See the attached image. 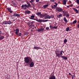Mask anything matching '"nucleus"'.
<instances>
[{
  "instance_id": "nucleus-1",
  "label": "nucleus",
  "mask_w": 79,
  "mask_h": 79,
  "mask_svg": "<svg viewBox=\"0 0 79 79\" xmlns=\"http://www.w3.org/2000/svg\"><path fill=\"white\" fill-rule=\"evenodd\" d=\"M32 59L30 56L25 57L24 58V61L25 63L29 64L30 68H32L34 66V62L32 61Z\"/></svg>"
},
{
  "instance_id": "nucleus-2",
  "label": "nucleus",
  "mask_w": 79,
  "mask_h": 79,
  "mask_svg": "<svg viewBox=\"0 0 79 79\" xmlns=\"http://www.w3.org/2000/svg\"><path fill=\"white\" fill-rule=\"evenodd\" d=\"M63 52H64L63 51V50L60 51H55L56 56H57L58 58H61V56H62L63 55Z\"/></svg>"
},
{
  "instance_id": "nucleus-3",
  "label": "nucleus",
  "mask_w": 79,
  "mask_h": 79,
  "mask_svg": "<svg viewBox=\"0 0 79 79\" xmlns=\"http://www.w3.org/2000/svg\"><path fill=\"white\" fill-rule=\"evenodd\" d=\"M56 77L54 75V73H52L50 75V77L49 78V79H56Z\"/></svg>"
},
{
  "instance_id": "nucleus-4",
  "label": "nucleus",
  "mask_w": 79,
  "mask_h": 79,
  "mask_svg": "<svg viewBox=\"0 0 79 79\" xmlns=\"http://www.w3.org/2000/svg\"><path fill=\"white\" fill-rule=\"evenodd\" d=\"M24 6H26V7H27V8H29L30 6H31V5H27V4H24L21 7L23 8L24 7Z\"/></svg>"
},
{
  "instance_id": "nucleus-5",
  "label": "nucleus",
  "mask_w": 79,
  "mask_h": 79,
  "mask_svg": "<svg viewBox=\"0 0 79 79\" xmlns=\"http://www.w3.org/2000/svg\"><path fill=\"white\" fill-rule=\"evenodd\" d=\"M56 10L59 12H63V9L60 7L57 8Z\"/></svg>"
},
{
  "instance_id": "nucleus-6",
  "label": "nucleus",
  "mask_w": 79,
  "mask_h": 79,
  "mask_svg": "<svg viewBox=\"0 0 79 79\" xmlns=\"http://www.w3.org/2000/svg\"><path fill=\"white\" fill-rule=\"evenodd\" d=\"M7 9L10 13H14V12L11 10V9L10 8H7Z\"/></svg>"
},
{
  "instance_id": "nucleus-7",
  "label": "nucleus",
  "mask_w": 79,
  "mask_h": 79,
  "mask_svg": "<svg viewBox=\"0 0 79 79\" xmlns=\"http://www.w3.org/2000/svg\"><path fill=\"white\" fill-rule=\"evenodd\" d=\"M44 31V29L43 28H39L38 29L37 31L38 32H42Z\"/></svg>"
},
{
  "instance_id": "nucleus-8",
  "label": "nucleus",
  "mask_w": 79,
  "mask_h": 79,
  "mask_svg": "<svg viewBox=\"0 0 79 79\" xmlns=\"http://www.w3.org/2000/svg\"><path fill=\"white\" fill-rule=\"evenodd\" d=\"M14 16H16L17 17H20V15L19 14H17L16 13H14Z\"/></svg>"
},
{
  "instance_id": "nucleus-9",
  "label": "nucleus",
  "mask_w": 79,
  "mask_h": 79,
  "mask_svg": "<svg viewBox=\"0 0 79 79\" xmlns=\"http://www.w3.org/2000/svg\"><path fill=\"white\" fill-rule=\"evenodd\" d=\"M61 58H63V60H68V58L67 57H66V56H61Z\"/></svg>"
},
{
  "instance_id": "nucleus-10",
  "label": "nucleus",
  "mask_w": 79,
  "mask_h": 79,
  "mask_svg": "<svg viewBox=\"0 0 79 79\" xmlns=\"http://www.w3.org/2000/svg\"><path fill=\"white\" fill-rule=\"evenodd\" d=\"M15 34L17 35V34H18V32H19V29L18 28H17L15 29Z\"/></svg>"
},
{
  "instance_id": "nucleus-11",
  "label": "nucleus",
  "mask_w": 79,
  "mask_h": 79,
  "mask_svg": "<svg viewBox=\"0 0 79 79\" xmlns=\"http://www.w3.org/2000/svg\"><path fill=\"white\" fill-rule=\"evenodd\" d=\"M44 19H50V16L49 15H47L44 17Z\"/></svg>"
},
{
  "instance_id": "nucleus-12",
  "label": "nucleus",
  "mask_w": 79,
  "mask_h": 79,
  "mask_svg": "<svg viewBox=\"0 0 79 79\" xmlns=\"http://www.w3.org/2000/svg\"><path fill=\"white\" fill-rule=\"evenodd\" d=\"M36 14L37 16H40V18L41 17V15L42 14H41V13L38 12H37Z\"/></svg>"
},
{
  "instance_id": "nucleus-13",
  "label": "nucleus",
  "mask_w": 79,
  "mask_h": 79,
  "mask_svg": "<svg viewBox=\"0 0 79 79\" xmlns=\"http://www.w3.org/2000/svg\"><path fill=\"white\" fill-rule=\"evenodd\" d=\"M36 21L39 23H42V22H43V19H39V20L36 19Z\"/></svg>"
},
{
  "instance_id": "nucleus-14",
  "label": "nucleus",
  "mask_w": 79,
  "mask_h": 79,
  "mask_svg": "<svg viewBox=\"0 0 79 79\" xmlns=\"http://www.w3.org/2000/svg\"><path fill=\"white\" fill-rule=\"evenodd\" d=\"M35 17V16L33 14H32V15L31 16V17H29V18L31 19H34V18Z\"/></svg>"
},
{
  "instance_id": "nucleus-15",
  "label": "nucleus",
  "mask_w": 79,
  "mask_h": 79,
  "mask_svg": "<svg viewBox=\"0 0 79 79\" xmlns=\"http://www.w3.org/2000/svg\"><path fill=\"white\" fill-rule=\"evenodd\" d=\"M25 11V13L26 14H30V13H31V11L28 10H27V11Z\"/></svg>"
},
{
  "instance_id": "nucleus-16",
  "label": "nucleus",
  "mask_w": 79,
  "mask_h": 79,
  "mask_svg": "<svg viewBox=\"0 0 79 79\" xmlns=\"http://www.w3.org/2000/svg\"><path fill=\"white\" fill-rule=\"evenodd\" d=\"M62 12L63 13V16H65L67 14H68L67 12H64V11H63Z\"/></svg>"
},
{
  "instance_id": "nucleus-17",
  "label": "nucleus",
  "mask_w": 79,
  "mask_h": 79,
  "mask_svg": "<svg viewBox=\"0 0 79 79\" xmlns=\"http://www.w3.org/2000/svg\"><path fill=\"white\" fill-rule=\"evenodd\" d=\"M33 49H35L36 50H39V49H40V48L39 47H35L33 48Z\"/></svg>"
},
{
  "instance_id": "nucleus-18",
  "label": "nucleus",
  "mask_w": 79,
  "mask_h": 79,
  "mask_svg": "<svg viewBox=\"0 0 79 79\" xmlns=\"http://www.w3.org/2000/svg\"><path fill=\"white\" fill-rule=\"evenodd\" d=\"M73 9L75 11H76V13H78V10H77L75 8H73Z\"/></svg>"
},
{
  "instance_id": "nucleus-19",
  "label": "nucleus",
  "mask_w": 79,
  "mask_h": 79,
  "mask_svg": "<svg viewBox=\"0 0 79 79\" xmlns=\"http://www.w3.org/2000/svg\"><path fill=\"white\" fill-rule=\"evenodd\" d=\"M7 24H9V25H10V24H12V22L10 21H7Z\"/></svg>"
},
{
  "instance_id": "nucleus-20",
  "label": "nucleus",
  "mask_w": 79,
  "mask_h": 79,
  "mask_svg": "<svg viewBox=\"0 0 79 79\" xmlns=\"http://www.w3.org/2000/svg\"><path fill=\"white\" fill-rule=\"evenodd\" d=\"M64 22H65V23H68V21H67V20L66 19V17H64Z\"/></svg>"
},
{
  "instance_id": "nucleus-21",
  "label": "nucleus",
  "mask_w": 79,
  "mask_h": 79,
  "mask_svg": "<svg viewBox=\"0 0 79 79\" xmlns=\"http://www.w3.org/2000/svg\"><path fill=\"white\" fill-rule=\"evenodd\" d=\"M46 16V14H41L40 18H43V17H45V16Z\"/></svg>"
},
{
  "instance_id": "nucleus-22",
  "label": "nucleus",
  "mask_w": 79,
  "mask_h": 79,
  "mask_svg": "<svg viewBox=\"0 0 79 79\" xmlns=\"http://www.w3.org/2000/svg\"><path fill=\"white\" fill-rule=\"evenodd\" d=\"M5 38V37H4L3 36H0V40H3V38Z\"/></svg>"
},
{
  "instance_id": "nucleus-23",
  "label": "nucleus",
  "mask_w": 79,
  "mask_h": 79,
  "mask_svg": "<svg viewBox=\"0 0 79 79\" xmlns=\"http://www.w3.org/2000/svg\"><path fill=\"white\" fill-rule=\"evenodd\" d=\"M2 23L3 24H7V21H4Z\"/></svg>"
},
{
  "instance_id": "nucleus-24",
  "label": "nucleus",
  "mask_w": 79,
  "mask_h": 79,
  "mask_svg": "<svg viewBox=\"0 0 79 79\" xmlns=\"http://www.w3.org/2000/svg\"><path fill=\"white\" fill-rule=\"evenodd\" d=\"M62 14H60L58 15H57V18H60V17H61V16H62Z\"/></svg>"
},
{
  "instance_id": "nucleus-25",
  "label": "nucleus",
  "mask_w": 79,
  "mask_h": 79,
  "mask_svg": "<svg viewBox=\"0 0 79 79\" xmlns=\"http://www.w3.org/2000/svg\"><path fill=\"white\" fill-rule=\"evenodd\" d=\"M18 35L19 36H21L22 34L21 33H18V34L16 35Z\"/></svg>"
},
{
  "instance_id": "nucleus-26",
  "label": "nucleus",
  "mask_w": 79,
  "mask_h": 79,
  "mask_svg": "<svg viewBox=\"0 0 79 79\" xmlns=\"http://www.w3.org/2000/svg\"><path fill=\"white\" fill-rule=\"evenodd\" d=\"M77 23V20H74L73 22V23H72L73 24H75V23Z\"/></svg>"
},
{
  "instance_id": "nucleus-27",
  "label": "nucleus",
  "mask_w": 79,
  "mask_h": 79,
  "mask_svg": "<svg viewBox=\"0 0 79 79\" xmlns=\"http://www.w3.org/2000/svg\"><path fill=\"white\" fill-rule=\"evenodd\" d=\"M69 30V27H68L66 28V31H67V32H68V31Z\"/></svg>"
},
{
  "instance_id": "nucleus-28",
  "label": "nucleus",
  "mask_w": 79,
  "mask_h": 79,
  "mask_svg": "<svg viewBox=\"0 0 79 79\" xmlns=\"http://www.w3.org/2000/svg\"><path fill=\"white\" fill-rule=\"evenodd\" d=\"M11 3L13 4V5H16V3L13 2V1H12L11 2Z\"/></svg>"
},
{
  "instance_id": "nucleus-29",
  "label": "nucleus",
  "mask_w": 79,
  "mask_h": 79,
  "mask_svg": "<svg viewBox=\"0 0 79 79\" xmlns=\"http://www.w3.org/2000/svg\"><path fill=\"white\" fill-rule=\"evenodd\" d=\"M64 43H66L67 42V40L66 39H65L64 41Z\"/></svg>"
},
{
  "instance_id": "nucleus-30",
  "label": "nucleus",
  "mask_w": 79,
  "mask_h": 79,
  "mask_svg": "<svg viewBox=\"0 0 79 79\" xmlns=\"http://www.w3.org/2000/svg\"><path fill=\"white\" fill-rule=\"evenodd\" d=\"M48 6V4L44 5V8H46V7H47V6Z\"/></svg>"
},
{
  "instance_id": "nucleus-31",
  "label": "nucleus",
  "mask_w": 79,
  "mask_h": 79,
  "mask_svg": "<svg viewBox=\"0 0 79 79\" xmlns=\"http://www.w3.org/2000/svg\"><path fill=\"white\" fill-rule=\"evenodd\" d=\"M69 16V14L67 13L66 15V17L68 18V17Z\"/></svg>"
},
{
  "instance_id": "nucleus-32",
  "label": "nucleus",
  "mask_w": 79,
  "mask_h": 79,
  "mask_svg": "<svg viewBox=\"0 0 79 79\" xmlns=\"http://www.w3.org/2000/svg\"><path fill=\"white\" fill-rule=\"evenodd\" d=\"M76 2L78 4V5H79V0H77Z\"/></svg>"
},
{
  "instance_id": "nucleus-33",
  "label": "nucleus",
  "mask_w": 79,
  "mask_h": 79,
  "mask_svg": "<svg viewBox=\"0 0 79 79\" xmlns=\"http://www.w3.org/2000/svg\"><path fill=\"white\" fill-rule=\"evenodd\" d=\"M29 34V33L28 32H27L25 33L24 34V35H27Z\"/></svg>"
},
{
  "instance_id": "nucleus-34",
  "label": "nucleus",
  "mask_w": 79,
  "mask_h": 79,
  "mask_svg": "<svg viewBox=\"0 0 79 79\" xmlns=\"http://www.w3.org/2000/svg\"><path fill=\"white\" fill-rule=\"evenodd\" d=\"M48 20H44L43 19V22H47V21H48Z\"/></svg>"
},
{
  "instance_id": "nucleus-35",
  "label": "nucleus",
  "mask_w": 79,
  "mask_h": 79,
  "mask_svg": "<svg viewBox=\"0 0 79 79\" xmlns=\"http://www.w3.org/2000/svg\"><path fill=\"white\" fill-rule=\"evenodd\" d=\"M46 30H47V31H48V30H49V27H46Z\"/></svg>"
},
{
  "instance_id": "nucleus-36",
  "label": "nucleus",
  "mask_w": 79,
  "mask_h": 79,
  "mask_svg": "<svg viewBox=\"0 0 79 79\" xmlns=\"http://www.w3.org/2000/svg\"><path fill=\"white\" fill-rule=\"evenodd\" d=\"M57 27H53V29H56Z\"/></svg>"
},
{
  "instance_id": "nucleus-37",
  "label": "nucleus",
  "mask_w": 79,
  "mask_h": 79,
  "mask_svg": "<svg viewBox=\"0 0 79 79\" xmlns=\"http://www.w3.org/2000/svg\"><path fill=\"white\" fill-rule=\"evenodd\" d=\"M50 18H54V17H53V16L52 15H51L50 16Z\"/></svg>"
},
{
  "instance_id": "nucleus-38",
  "label": "nucleus",
  "mask_w": 79,
  "mask_h": 79,
  "mask_svg": "<svg viewBox=\"0 0 79 79\" xmlns=\"http://www.w3.org/2000/svg\"><path fill=\"white\" fill-rule=\"evenodd\" d=\"M34 0H31V1H30V2L31 3H33V2Z\"/></svg>"
},
{
  "instance_id": "nucleus-39",
  "label": "nucleus",
  "mask_w": 79,
  "mask_h": 79,
  "mask_svg": "<svg viewBox=\"0 0 79 79\" xmlns=\"http://www.w3.org/2000/svg\"><path fill=\"white\" fill-rule=\"evenodd\" d=\"M27 3L28 5H31V4H30V3H29V2H27Z\"/></svg>"
},
{
  "instance_id": "nucleus-40",
  "label": "nucleus",
  "mask_w": 79,
  "mask_h": 79,
  "mask_svg": "<svg viewBox=\"0 0 79 79\" xmlns=\"http://www.w3.org/2000/svg\"><path fill=\"white\" fill-rule=\"evenodd\" d=\"M50 27L51 29H52V28H53V27H52V25H50Z\"/></svg>"
},
{
  "instance_id": "nucleus-41",
  "label": "nucleus",
  "mask_w": 79,
  "mask_h": 79,
  "mask_svg": "<svg viewBox=\"0 0 79 79\" xmlns=\"http://www.w3.org/2000/svg\"><path fill=\"white\" fill-rule=\"evenodd\" d=\"M24 7L23 8L24 10H26V8H27V7L24 6Z\"/></svg>"
},
{
  "instance_id": "nucleus-42",
  "label": "nucleus",
  "mask_w": 79,
  "mask_h": 79,
  "mask_svg": "<svg viewBox=\"0 0 79 79\" xmlns=\"http://www.w3.org/2000/svg\"><path fill=\"white\" fill-rule=\"evenodd\" d=\"M51 2H55V0H51Z\"/></svg>"
},
{
  "instance_id": "nucleus-43",
  "label": "nucleus",
  "mask_w": 79,
  "mask_h": 79,
  "mask_svg": "<svg viewBox=\"0 0 79 79\" xmlns=\"http://www.w3.org/2000/svg\"><path fill=\"white\" fill-rule=\"evenodd\" d=\"M36 2H39V0H35Z\"/></svg>"
},
{
  "instance_id": "nucleus-44",
  "label": "nucleus",
  "mask_w": 79,
  "mask_h": 79,
  "mask_svg": "<svg viewBox=\"0 0 79 79\" xmlns=\"http://www.w3.org/2000/svg\"><path fill=\"white\" fill-rule=\"evenodd\" d=\"M51 7L52 8H55L54 6H52Z\"/></svg>"
},
{
  "instance_id": "nucleus-45",
  "label": "nucleus",
  "mask_w": 79,
  "mask_h": 79,
  "mask_svg": "<svg viewBox=\"0 0 79 79\" xmlns=\"http://www.w3.org/2000/svg\"><path fill=\"white\" fill-rule=\"evenodd\" d=\"M31 26H32V25H33V23L31 22Z\"/></svg>"
},
{
  "instance_id": "nucleus-46",
  "label": "nucleus",
  "mask_w": 79,
  "mask_h": 79,
  "mask_svg": "<svg viewBox=\"0 0 79 79\" xmlns=\"http://www.w3.org/2000/svg\"><path fill=\"white\" fill-rule=\"evenodd\" d=\"M77 27H78V28H79V24H77Z\"/></svg>"
},
{
  "instance_id": "nucleus-47",
  "label": "nucleus",
  "mask_w": 79,
  "mask_h": 79,
  "mask_svg": "<svg viewBox=\"0 0 79 79\" xmlns=\"http://www.w3.org/2000/svg\"><path fill=\"white\" fill-rule=\"evenodd\" d=\"M33 26V25H30V26H29V27H32Z\"/></svg>"
},
{
  "instance_id": "nucleus-48",
  "label": "nucleus",
  "mask_w": 79,
  "mask_h": 79,
  "mask_svg": "<svg viewBox=\"0 0 79 79\" xmlns=\"http://www.w3.org/2000/svg\"><path fill=\"white\" fill-rule=\"evenodd\" d=\"M54 6L55 7V8H56V5H54Z\"/></svg>"
},
{
  "instance_id": "nucleus-49",
  "label": "nucleus",
  "mask_w": 79,
  "mask_h": 79,
  "mask_svg": "<svg viewBox=\"0 0 79 79\" xmlns=\"http://www.w3.org/2000/svg\"><path fill=\"white\" fill-rule=\"evenodd\" d=\"M67 8H69V6H67Z\"/></svg>"
},
{
  "instance_id": "nucleus-50",
  "label": "nucleus",
  "mask_w": 79,
  "mask_h": 79,
  "mask_svg": "<svg viewBox=\"0 0 79 79\" xmlns=\"http://www.w3.org/2000/svg\"><path fill=\"white\" fill-rule=\"evenodd\" d=\"M55 5L56 6H57V5H58V4L57 3H56Z\"/></svg>"
},
{
  "instance_id": "nucleus-51",
  "label": "nucleus",
  "mask_w": 79,
  "mask_h": 79,
  "mask_svg": "<svg viewBox=\"0 0 79 79\" xmlns=\"http://www.w3.org/2000/svg\"><path fill=\"white\" fill-rule=\"evenodd\" d=\"M9 77H8V79H10V75H9Z\"/></svg>"
},
{
  "instance_id": "nucleus-52",
  "label": "nucleus",
  "mask_w": 79,
  "mask_h": 79,
  "mask_svg": "<svg viewBox=\"0 0 79 79\" xmlns=\"http://www.w3.org/2000/svg\"><path fill=\"white\" fill-rule=\"evenodd\" d=\"M72 77H74V76L73 75H72Z\"/></svg>"
},
{
  "instance_id": "nucleus-53",
  "label": "nucleus",
  "mask_w": 79,
  "mask_h": 79,
  "mask_svg": "<svg viewBox=\"0 0 79 79\" xmlns=\"http://www.w3.org/2000/svg\"><path fill=\"white\" fill-rule=\"evenodd\" d=\"M32 4V5H34V3H31Z\"/></svg>"
},
{
  "instance_id": "nucleus-54",
  "label": "nucleus",
  "mask_w": 79,
  "mask_h": 79,
  "mask_svg": "<svg viewBox=\"0 0 79 79\" xmlns=\"http://www.w3.org/2000/svg\"><path fill=\"white\" fill-rule=\"evenodd\" d=\"M72 79H74V77H72Z\"/></svg>"
},
{
  "instance_id": "nucleus-55",
  "label": "nucleus",
  "mask_w": 79,
  "mask_h": 79,
  "mask_svg": "<svg viewBox=\"0 0 79 79\" xmlns=\"http://www.w3.org/2000/svg\"><path fill=\"white\" fill-rule=\"evenodd\" d=\"M69 75H71V73H69Z\"/></svg>"
},
{
  "instance_id": "nucleus-56",
  "label": "nucleus",
  "mask_w": 79,
  "mask_h": 79,
  "mask_svg": "<svg viewBox=\"0 0 79 79\" xmlns=\"http://www.w3.org/2000/svg\"><path fill=\"white\" fill-rule=\"evenodd\" d=\"M0 32H2V31H0Z\"/></svg>"
},
{
  "instance_id": "nucleus-57",
  "label": "nucleus",
  "mask_w": 79,
  "mask_h": 79,
  "mask_svg": "<svg viewBox=\"0 0 79 79\" xmlns=\"http://www.w3.org/2000/svg\"><path fill=\"white\" fill-rule=\"evenodd\" d=\"M32 29H34V27L33 28H32Z\"/></svg>"
},
{
  "instance_id": "nucleus-58",
  "label": "nucleus",
  "mask_w": 79,
  "mask_h": 79,
  "mask_svg": "<svg viewBox=\"0 0 79 79\" xmlns=\"http://www.w3.org/2000/svg\"><path fill=\"white\" fill-rule=\"evenodd\" d=\"M70 24H73V23H70Z\"/></svg>"
},
{
  "instance_id": "nucleus-59",
  "label": "nucleus",
  "mask_w": 79,
  "mask_h": 79,
  "mask_svg": "<svg viewBox=\"0 0 79 79\" xmlns=\"http://www.w3.org/2000/svg\"><path fill=\"white\" fill-rule=\"evenodd\" d=\"M15 21V19H14L13 21Z\"/></svg>"
},
{
  "instance_id": "nucleus-60",
  "label": "nucleus",
  "mask_w": 79,
  "mask_h": 79,
  "mask_svg": "<svg viewBox=\"0 0 79 79\" xmlns=\"http://www.w3.org/2000/svg\"><path fill=\"white\" fill-rule=\"evenodd\" d=\"M19 1H21V0H19Z\"/></svg>"
},
{
  "instance_id": "nucleus-61",
  "label": "nucleus",
  "mask_w": 79,
  "mask_h": 79,
  "mask_svg": "<svg viewBox=\"0 0 79 79\" xmlns=\"http://www.w3.org/2000/svg\"><path fill=\"white\" fill-rule=\"evenodd\" d=\"M2 25H3V23H2Z\"/></svg>"
},
{
  "instance_id": "nucleus-62",
  "label": "nucleus",
  "mask_w": 79,
  "mask_h": 79,
  "mask_svg": "<svg viewBox=\"0 0 79 79\" xmlns=\"http://www.w3.org/2000/svg\"><path fill=\"white\" fill-rule=\"evenodd\" d=\"M56 3L55 2V4H56Z\"/></svg>"
},
{
  "instance_id": "nucleus-63",
  "label": "nucleus",
  "mask_w": 79,
  "mask_h": 79,
  "mask_svg": "<svg viewBox=\"0 0 79 79\" xmlns=\"http://www.w3.org/2000/svg\"><path fill=\"white\" fill-rule=\"evenodd\" d=\"M72 6H73V5H72Z\"/></svg>"
},
{
  "instance_id": "nucleus-64",
  "label": "nucleus",
  "mask_w": 79,
  "mask_h": 79,
  "mask_svg": "<svg viewBox=\"0 0 79 79\" xmlns=\"http://www.w3.org/2000/svg\"><path fill=\"white\" fill-rule=\"evenodd\" d=\"M35 28H36V27H35Z\"/></svg>"
}]
</instances>
